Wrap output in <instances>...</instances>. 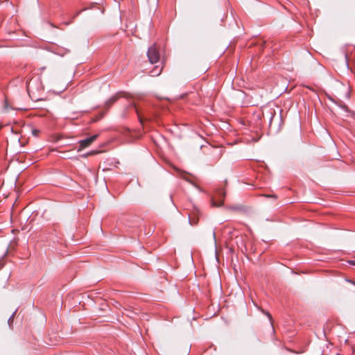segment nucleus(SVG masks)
I'll return each instance as SVG.
<instances>
[{"mask_svg": "<svg viewBox=\"0 0 355 355\" xmlns=\"http://www.w3.org/2000/svg\"><path fill=\"white\" fill-rule=\"evenodd\" d=\"M226 193L223 189H218L211 197V205L214 207H219L223 205V199Z\"/></svg>", "mask_w": 355, "mask_h": 355, "instance_id": "obj_1", "label": "nucleus"}, {"mask_svg": "<svg viewBox=\"0 0 355 355\" xmlns=\"http://www.w3.org/2000/svg\"><path fill=\"white\" fill-rule=\"evenodd\" d=\"M148 57L149 62L152 64H154V63H156L158 62V60L159 59V51L155 44L151 46L148 49Z\"/></svg>", "mask_w": 355, "mask_h": 355, "instance_id": "obj_2", "label": "nucleus"}, {"mask_svg": "<svg viewBox=\"0 0 355 355\" xmlns=\"http://www.w3.org/2000/svg\"><path fill=\"white\" fill-rule=\"evenodd\" d=\"M98 137V135H94L89 138H87L83 140H80L79 143V147L78 148V151L80 152L83 149L87 148Z\"/></svg>", "mask_w": 355, "mask_h": 355, "instance_id": "obj_3", "label": "nucleus"}, {"mask_svg": "<svg viewBox=\"0 0 355 355\" xmlns=\"http://www.w3.org/2000/svg\"><path fill=\"white\" fill-rule=\"evenodd\" d=\"M200 211L198 209H194L189 214V223L191 225H196L198 223V216Z\"/></svg>", "mask_w": 355, "mask_h": 355, "instance_id": "obj_4", "label": "nucleus"}, {"mask_svg": "<svg viewBox=\"0 0 355 355\" xmlns=\"http://www.w3.org/2000/svg\"><path fill=\"white\" fill-rule=\"evenodd\" d=\"M162 71V67L159 68L158 67H155L152 71H151V76H159Z\"/></svg>", "mask_w": 355, "mask_h": 355, "instance_id": "obj_5", "label": "nucleus"}, {"mask_svg": "<svg viewBox=\"0 0 355 355\" xmlns=\"http://www.w3.org/2000/svg\"><path fill=\"white\" fill-rule=\"evenodd\" d=\"M117 98L118 97L116 96H112L105 103V106L107 107H110L113 103H114L116 101Z\"/></svg>", "mask_w": 355, "mask_h": 355, "instance_id": "obj_6", "label": "nucleus"}, {"mask_svg": "<svg viewBox=\"0 0 355 355\" xmlns=\"http://www.w3.org/2000/svg\"><path fill=\"white\" fill-rule=\"evenodd\" d=\"M262 312H263L266 315H267V317L268 318V319H269V320H270V324H272V323H273V320H272V318L271 314H270L269 312H268V311H263V310L262 311Z\"/></svg>", "mask_w": 355, "mask_h": 355, "instance_id": "obj_7", "label": "nucleus"}, {"mask_svg": "<svg viewBox=\"0 0 355 355\" xmlns=\"http://www.w3.org/2000/svg\"><path fill=\"white\" fill-rule=\"evenodd\" d=\"M33 81V79H31L28 83H27V90L29 92L32 88V82Z\"/></svg>", "mask_w": 355, "mask_h": 355, "instance_id": "obj_8", "label": "nucleus"}, {"mask_svg": "<svg viewBox=\"0 0 355 355\" xmlns=\"http://www.w3.org/2000/svg\"><path fill=\"white\" fill-rule=\"evenodd\" d=\"M3 109L5 112H8L9 110V105L7 101L4 103Z\"/></svg>", "mask_w": 355, "mask_h": 355, "instance_id": "obj_9", "label": "nucleus"}, {"mask_svg": "<svg viewBox=\"0 0 355 355\" xmlns=\"http://www.w3.org/2000/svg\"><path fill=\"white\" fill-rule=\"evenodd\" d=\"M40 133V130H37V129H33L32 130V134L34 135V136H37Z\"/></svg>", "mask_w": 355, "mask_h": 355, "instance_id": "obj_10", "label": "nucleus"}, {"mask_svg": "<svg viewBox=\"0 0 355 355\" xmlns=\"http://www.w3.org/2000/svg\"><path fill=\"white\" fill-rule=\"evenodd\" d=\"M349 263H350L351 265H354V266H355V260H354V261H349Z\"/></svg>", "mask_w": 355, "mask_h": 355, "instance_id": "obj_11", "label": "nucleus"}, {"mask_svg": "<svg viewBox=\"0 0 355 355\" xmlns=\"http://www.w3.org/2000/svg\"><path fill=\"white\" fill-rule=\"evenodd\" d=\"M96 153V152L92 151V152L88 153V155H95Z\"/></svg>", "mask_w": 355, "mask_h": 355, "instance_id": "obj_12", "label": "nucleus"}, {"mask_svg": "<svg viewBox=\"0 0 355 355\" xmlns=\"http://www.w3.org/2000/svg\"><path fill=\"white\" fill-rule=\"evenodd\" d=\"M349 283H351L352 284L354 285L355 286V283L353 282H351V281H348Z\"/></svg>", "mask_w": 355, "mask_h": 355, "instance_id": "obj_13", "label": "nucleus"}, {"mask_svg": "<svg viewBox=\"0 0 355 355\" xmlns=\"http://www.w3.org/2000/svg\"><path fill=\"white\" fill-rule=\"evenodd\" d=\"M139 117L140 122H141V123H142V122H143V121H142L141 117V116H139Z\"/></svg>", "mask_w": 355, "mask_h": 355, "instance_id": "obj_14", "label": "nucleus"}]
</instances>
